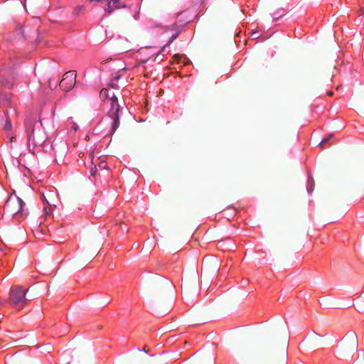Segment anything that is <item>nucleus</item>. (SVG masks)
I'll return each mask as SVG.
<instances>
[{"label":"nucleus","mask_w":364,"mask_h":364,"mask_svg":"<svg viewBox=\"0 0 364 364\" xmlns=\"http://www.w3.org/2000/svg\"><path fill=\"white\" fill-rule=\"evenodd\" d=\"M287 358V344L284 343L275 348L273 338L271 336L267 337L259 346L258 364H284Z\"/></svg>","instance_id":"f257e3e1"},{"label":"nucleus","mask_w":364,"mask_h":364,"mask_svg":"<svg viewBox=\"0 0 364 364\" xmlns=\"http://www.w3.org/2000/svg\"><path fill=\"white\" fill-rule=\"evenodd\" d=\"M26 132L28 142L35 146H41L47 139V135L42 124H38L36 118L29 117L25 123Z\"/></svg>","instance_id":"f03ea898"},{"label":"nucleus","mask_w":364,"mask_h":364,"mask_svg":"<svg viewBox=\"0 0 364 364\" xmlns=\"http://www.w3.org/2000/svg\"><path fill=\"white\" fill-rule=\"evenodd\" d=\"M109 100L110 108L105 117V121L110 124L109 132L113 134L119 127V112L122 109L115 95H112Z\"/></svg>","instance_id":"7ed1b4c3"},{"label":"nucleus","mask_w":364,"mask_h":364,"mask_svg":"<svg viewBox=\"0 0 364 364\" xmlns=\"http://www.w3.org/2000/svg\"><path fill=\"white\" fill-rule=\"evenodd\" d=\"M17 76L16 68L13 62L4 63L0 67V80L11 86Z\"/></svg>","instance_id":"20e7f679"},{"label":"nucleus","mask_w":364,"mask_h":364,"mask_svg":"<svg viewBox=\"0 0 364 364\" xmlns=\"http://www.w3.org/2000/svg\"><path fill=\"white\" fill-rule=\"evenodd\" d=\"M26 291L27 290L23 289L18 286L11 287L10 290V301L14 306L21 307L26 304Z\"/></svg>","instance_id":"39448f33"},{"label":"nucleus","mask_w":364,"mask_h":364,"mask_svg":"<svg viewBox=\"0 0 364 364\" xmlns=\"http://www.w3.org/2000/svg\"><path fill=\"white\" fill-rule=\"evenodd\" d=\"M24 203L23 201L15 196H10L5 202L4 209L11 214H17L22 210Z\"/></svg>","instance_id":"423d86ee"},{"label":"nucleus","mask_w":364,"mask_h":364,"mask_svg":"<svg viewBox=\"0 0 364 364\" xmlns=\"http://www.w3.org/2000/svg\"><path fill=\"white\" fill-rule=\"evenodd\" d=\"M76 77L75 71L70 70L66 72L59 83L60 87L65 92L70 90L76 83Z\"/></svg>","instance_id":"0eeeda50"},{"label":"nucleus","mask_w":364,"mask_h":364,"mask_svg":"<svg viewBox=\"0 0 364 364\" xmlns=\"http://www.w3.org/2000/svg\"><path fill=\"white\" fill-rule=\"evenodd\" d=\"M41 200L44 203V210L46 216L51 215L53 211V206H55L54 202L55 200V194L54 191H49L46 195L43 193Z\"/></svg>","instance_id":"6e6552de"},{"label":"nucleus","mask_w":364,"mask_h":364,"mask_svg":"<svg viewBox=\"0 0 364 364\" xmlns=\"http://www.w3.org/2000/svg\"><path fill=\"white\" fill-rule=\"evenodd\" d=\"M171 286L169 282L166 279L160 277L154 276L149 282V287L154 291H162Z\"/></svg>","instance_id":"1a4fd4ad"},{"label":"nucleus","mask_w":364,"mask_h":364,"mask_svg":"<svg viewBox=\"0 0 364 364\" xmlns=\"http://www.w3.org/2000/svg\"><path fill=\"white\" fill-rule=\"evenodd\" d=\"M343 346L347 351H354L358 348V338L355 333H348L343 339Z\"/></svg>","instance_id":"9d476101"},{"label":"nucleus","mask_w":364,"mask_h":364,"mask_svg":"<svg viewBox=\"0 0 364 364\" xmlns=\"http://www.w3.org/2000/svg\"><path fill=\"white\" fill-rule=\"evenodd\" d=\"M121 7L124 8L125 5L123 4V5L113 6L111 4V2H108L107 8L106 9V11L108 12L109 14H111L114 11V9H119Z\"/></svg>","instance_id":"9b49d317"},{"label":"nucleus","mask_w":364,"mask_h":364,"mask_svg":"<svg viewBox=\"0 0 364 364\" xmlns=\"http://www.w3.org/2000/svg\"><path fill=\"white\" fill-rule=\"evenodd\" d=\"M108 96H109V95H108L107 89H106V88L102 89L100 91V99L102 100H105L108 98Z\"/></svg>","instance_id":"f8f14e48"},{"label":"nucleus","mask_w":364,"mask_h":364,"mask_svg":"<svg viewBox=\"0 0 364 364\" xmlns=\"http://www.w3.org/2000/svg\"><path fill=\"white\" fill-rule=\"evenodd\" d=\"M18 31L20 32V33L22 35L23 37L24 38H30V35L28 34H25L24 33V28L23 26H20L19 28H18Z\"/></svg>","instance_id":"ddd939ff"},{"label":"nucleus","mask_w":364,"mask_h":364,"mask_svg":"<svg viewBox=\"0 0 364 364\" xmlns=\"http://www.w3.org/2000/svg\"><path fill=\"white\" fill-rule=\"evenodd\" d=\"M4 129L7 131L10 130L11 129V122L9 119L6 120L5 124L4 126Z\"/></svg>","instance_id":"4468645a"},{"label":"nucleus","mask_w":364,"mask_h":364,"mask_svg":"<svg viewBox=\"0 0 364 364\" xmlns=\"http://www.w3.org/2000/svg\"><path fill=\"white\" fill-rule=\"evenodd\" d=\"M83 8V6H77L75 9L73 13L75 15L77 16L79 15V13L80 11H81V9Z\"/></svg>","instance_id":"2eb2a0df"},{"label":"nucleus","mask_w":364,"mask_h":364,"mask_svg":"<svg viewBox=\"0 0 364 364\" xmlns=\"http://www.w3.org/2000/svg\"><path fill=\"white\" fill-rule=\"evenodd\" d=\"M120 0H109V2H111V4L113 6L115 5H121L119 4Z\"/></svg>","instance_id":"dca6fc26"},{"label":"nucleus","mask_w":364,"mask_h":364,"mask_svg":"<svg viewBox=\"0 0 364 364\" xmlns=\"http://www.w3.org/2000/svg\"><path fill=\"white\" fill-rule=\"evenodd\" d=\"M97 172V169L96 167H94V168H91V170H90V173L92 176H95Z\"/></svg>","instance_id":"f3484780"},{"label":"nucleus","mask_w":364,"mask_h":364,"mask_svg":"<svg viewBox=\"0 0 364 364\" xmlns=\"http://www.w3.org/2000/svg\"><path fill=\"white\" fill-rule=\"evenodd\" d=\"M331 136H332V135H330L328 137H326V138L323 139L321 141L320 145L322 146L323 144L326 143V142L329 140V139L331 137Z\"/></svg>","instance_id":"a211bd4d"},{"label":"nucleus","mask_w":364,"mask_h":364,"mask_svg":"<svg viewBox=\"0 0 364 364\" xmlns=\"http://www.w3.org/2000/svg\"><path fill=\"white\" fill-rule=\"evenodd\" d=\"M6 194V192L5 190H4V189L0 190V198H4Z\"/></svg>","instance_id":"6ab92c4d"},{"label":"nucleus","mask_w":364,"mask_h":364,"mask_svg":"<svg viewBox=\"0 0 364 364\" xmlns=\"http://www.w3.org/2000/svg\"><path fill=\"white\" fill-rule=\"evenodd\" d=\"M178 36V33H176L174 35H173L171 38V41L169 42V43L168 45H169L174 39H176Z\"/></svg>","instance_id":"aec40b11"},{"label":"nucleus","mask_w":364,"mask_h":364,"mask_svg":"<svg viewBox=\"0 0 364 364\" xmlns=\"http://www.w3.org/2000/svg\"><path fill=\"white\" fill-rule=\"evenodd\" d=\"M109 86L111 87H112V88H114V89H117L118 88V85L116 83L113 82L110 83Z\"/></svg>","instance_id":"412c9836"},{"label":"nucleus","mask_w":364,"mask_h":364,"mask_svg":"<svg viewBox=\"0 0 364 364\" xmlns=\"http://www.w3.org/2000/svg\"><path fill=\"white\" fill-rule=\"evenodd\" d=\"M358 308L359 309H364V306H363V304L362 303H358Z\"/></svg>","instance_id":"4be33fe9"},{"label":"nucleus","mask_w":364,"mask_h":364,"mask_svg":"<svg viewBox=\"0 0 364 364\" xmlns=\"http://www.w3.org/2000/svg\"><path fill=\"white\" fill-rule=\"evenodd\" d=\"M218 245L220 246V247H224V246H225V242H224V241H220V242H218Z\"/></svg>","instance_id":"5701e85b"},{"label":"nucleus","mask_w":364,"mask_h":364,"mask_svg":"<svg viewBox=\"0 0 364 364\" xmlns=\"http://www.w3.org/2000/svg\"><path fill=\"white\" fill-rule=\"evenodd\" d=\"M360 15H364V9L363 8H361L360 9Z\"/></svg>","instance_id":"b1692460"},{"label":"nucleus","mask_w":364,"mask_h":364,"mask_svg":"<svg viewBox=\"0 0 364 364\" xmlns=\"http://www.w3.org/2000/svg\"><path fill=\"white\" fill-rule=\"evenodd\" d=\"M327 95H328V96H332V95H333V92L332 91H328V92H327Z\"/></svg>","instance_id":"393cba45"},{"label":"nucleus","mask_w":364,"mask_h":364,"mask_svg":"<svg viewBox=\"0 0 364 364\" xmlns=\"http://www.w3.org/2000/svg\"><path fill=\"white\" fill-rule=\"evenodd\" d=\"M143 350L146 353H147L149 351V350H146V347L144 346V348H143Z\"/></svg>","instance_id":"a878e982"},{"label":"nucleus","mask_w":364,"mask_h":364,"mask_svg":"<svg viewBox=\"0 0 364 364\" xmlns=\"http://www.w3.org/2000/svg\"><path fill=\"white\" fill-rule=\"evenodd\" d=\"M255 34V33H253V35L255 36V38H257V36Z\"/></svg>","instance_id":"bb28decb"}]
</instances>
